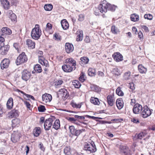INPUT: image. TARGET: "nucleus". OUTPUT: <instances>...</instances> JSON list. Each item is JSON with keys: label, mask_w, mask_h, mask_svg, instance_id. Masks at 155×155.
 Segmentation results:
<instances>
[{"label": "nucleus", "mask_w": 155, "mask_h": 155, "mask_svg": "<svg viewBox=\"0 0 155 155\" xmlns=\"http://www.w3.org/2000/svg\"><path fill=\"white\" fill-rule=\"evenodd\" d=\"M94 13L96 15H98L99 12L102 13V16L103 18H106L107 12V1L104 0L100 4L97 8H95L94 9Z\"/></svg>", "instance_id": "nucleus-1"}, {"label": "nucleus", "mask_w": 155, "mask_h": 155, "mask_svg": "<svg viewBox=\"0 0 155 155\" xmlns=\"http://www.w3.org/2000/svg\"><path fill=\"white\" fill-rule=\"evenodd\" d=\"M41 35V32L40 29L39 25H36L35 27L33 28L31 31V35L32 38L38 40Z\"/></svg>", "instance_id": "nucleus-2"}, {"label": "nucleus", "mask_w": 155, "mask_h": 155, "mask_svg": "<svg viewBox=\"0 0 155 155\" xmlns=\"http://www.w3.org/2000/svg\"><path fill=\"white\" fill-rule=\"evenodd\" d=\"M83 149L88 153L95 152L97 151L95 145L93 142L91 143H85L84 145Z\"/></svg>", "instance_id": "nucleus-3"}, {"label": "nucleus", "mask_w": 155, "mask_h": 155, "mask_svg": "<svg viewBox=\"0 0 155 155\" xmlns=\"http://www.w3.org/2000/svg\"><path fill=\"white\" fill-rule=\"evenodd\" d=\"M111 94L107 96V103L108 104V107L114 106L115 100L114 97V91L112 90L111 91Z\"/></svg>", "instance_id": "nucleus-4"}, {"label": "nucleus", "mask_w": 155, "mask_h": 155, "mask_svg": "<svg viewBox=\"0 0 155 155\" xmlns=\"http://www.w3.org/2000/svg\"><path fill=\"white\" fill-rule=\"evenodd\" d=\"M27 57L24 52H22L17 57L16 63L17 65H19L27 61Z\"/></svg>", "instance_id": "nucleus-5"}, {"label": "nucleus", "mask_w": 155, "mask_h": 155, "mask_svg": "<svg viewBox=\"0 0 155 155\" xmlns=\"http://www.w3.org/2000/svg\"><path fill=\"white\" fill-rule=\"evenodd\" d=\"M38 61L42 65L47 67L48 65V61L42 56L43 52L41 51H38Z\"/></svg>", "instance_id": "nucleus-6"}, {"label": "nucleus", "mask_w": 155, "mask_h": 155, "mask_svg": "<svg viewBox=\"0 0 155 155\" xmlns=\"http://www.w3.org/2000/svg\"><path fill=\"white\" fill-rule=\"evenodd\" d=\"M151 114V111L147 106H144L143 108L141 114V116L146 118L150 116Z\"/></svg>", "instance_id": "nucleus-7"}, {"label": "nucleus", "mask_w": 155, "mask_h": 155, "mask_svg": "<svg viewBox=\"0 0 155 155\" xmlns=\"http://www.w3.org/2000/svg\"><path fill=\"white\" fill-rule=\"evenodd\" d=\"M53 121V118H49L46 119L44 124V128L46 130H48L50 129L52 126Z\"/></svg>", "instance_id": "nucleus-8"}, {"label": "nucleus", "mask_w": 155, "mask_h": 155, "mask_svg": "<svg viewBox=\"0 0 155 155\" xmlns=\"http://www.w3.org/2000/svg\"><path fill=\"white\" fill-rule=\"evenodd\" d=\"M21 137L20 134L17 132H14L12 134L11 140L13 142L15 143L18 141Z\"/></svg>", "instance_id": "nucleus-9"}, {"label": "nucleus", "mask_w": 155, "mask_h": 155, "mask_svg": "<svg viewBox=\"0 0 155 155\" xmlns=\"http://www.w3.org/2000/svg\"><path fill=\"white\" fill-rule=\"evenodd\" d=\"M143 107L142 105L138 103L135 104L133 108V111L134 114H138L142 112Z\"/></svg>", "instance_id": "nucleus-10"}, {"label": "nucleus", "mask_w": 155, "mask_h": 155, "mask_svg": "<svg viewBox=\"0 0 155 155\" xmlns=\"http://www.w3.org/2000/svg\"><path fill=\"white\" fill-rule=\"evenodd\" d=\"M65 63H66L68 65L73 68L74 69H75L76 68V61L73 58H67L66 60Z\"/></svg>", "instance_id": "nucleus-11"}, {"label": "nucleus", "mask_w": 155, "mask_h": 155, "mask_svg": "<svg viewBox=\"0 0 155 155\" xmlns=\"http://www.w3.org/2000/svg\"><path fill=\"white\" fill-rule=\"evenodd\" d=\"M10 63L9 60L8 59L5 58L3 59L1 63L0 66L2 69L8 68Z\"/></svg>", "instance_id": "nucleus-12"}, {"label": "nucleus", "mask_w": 155, "mask_h": 155, "mask_svg": "<svg viewBox=\"0 0 155 155\" xmlns=\"http://www.w3.org/2000/svg\"><path fill=\"white\" fill-rule=\"evenodd\" d=\"M31 75L30 72L27 70H25L22 73L21 78L23 80L26 81L30 78Z\"/></svg>", "instance_id": "nucleus-13"}, {"label": "nucleus", "mask_w": 155, "mask_h": 155, "mask_svg": "<svg viewBox=\"0 0 155 155\" xmlns=\"http://www.w3.org/2000/svg\"><path fill=\"white\" fill-rule=\"evenodd\" d=\"M74 49L73 45L71 44L67 43L65 45V50L68 54L72 52Z\"/></svg>", "instance_id": "nucleus-14"}, {"label": "nucleus", "mask_w": 155, "mask_h": 155, "mask_svg": "<svg viewBox=\"0 0 155 155\" xmlns=\"http://www.w3.org/2000/svg\"><path fill=\"white\" fill-rule=\"evenodd\" d=\"M58 94L61 95L62 96L64 97V99H67L69 96V94L65 89H61L59 90Z\"/></svg>", "instance_id": "nucleus-15"}, {"label": "nucleus", "mask_w": 155, "mask_h": 155, "mask_svg": "<svg viewBox=\"0 0 155 155\" xmlns=\"http://www.w3.org/2000/svg\"><path fill=\"white\" fill-rule=\"evenodd\" d=\"M114 60L117 62H119L123 60L122 55L119 52L114 53L112 55Z\"/></svg>", "instance_id": "nucleus-16"}, {"label": "nucleus", "mask_w": 155, "mask_h": 155, "mask_svg": "<svg viewBox=\"0 0 155 155\" xmlns=\"http://www.w3.org/2000/svg\"><path fill=\"white\" fill-rule=\"evenodd\" d=\"M65 63V64L63 65L62 67V69L65 72H70L75 70L66 63Z\"/></svg>", "instance_id": "nucleus-17"}, {"label": "nucleus", "mask_w": 155, "mask_h": 155, "mask_svg": "<svg viewBox=\"0 0 155 155\" xmlns=\"http://www.w3.org/2000/svg\"><path fill=\"white\" fill-rule=\"evenodd\" d=\"M9 45H6L0 47L1 54L3 55H5L7 54L9 49Z\"/></svg>", "instance_id": "nucleus-18"}, {"label": "nucleus", "mask_w": 155, "mask_h": 155, "mask_svg": "<svg viewBox=\"0 0 155 155\" xmlns=\"http://www.w3.org/2000/svg\"><path fill=\"white\" fill-rule=\"evenodd\" d=\"M43 101L45 103L50 102L51 100V95L49 94L45 93L42 96Z\"/></svg>", "instance_id": "nucleus-19"}, {"label": "nucleus", "mask_w": 155, "mask_h": 155, "mask_svg": "<svg viewBox=\"0 0 155 155\" xmlns=\"http://www.w3.org/2000/svg\"><path fill=\"white\" fill-rule=\"evenodd\" d=\"M147 134L145 132H142L139 134H136L133 138L134 140H136L138 139H142Z\"/></svg>", "instance_id": "nucleus-20"}, {"label": "nucleus", "mask_w": 155, "mask_h": 155, "mask_svg": "<svg viewBox=\"0 0 155 155\" xmlns=\"http://www.w3.org/2000/svg\"><path fill=\"white\" fill-rule=\"evenodd\" d=\"M1 4L5 10H8L10 7L9 2L8 0H1Z\"/></svg>", "instance_id": "nucleus-21"}, {"label": "nucleus", "mask_w": 155, "mask_h": 155, "mask_svg": "<svg viewBox=\"0 0 155 155\" xmlns=\"http://www.w3.org/2000/svg\"><path fill=\"white\" fill-rule=\"evenodd\" d=\"M18 112V110H17L14 109L12 110L9 113V117L12 118L18 117L19 115Z\"/></svg>", "instance_id": "nucleus-22"}, {"label": "nucleus", "mask_w": 155, "mask_h": 155, "mask_svg": "<svg viewBox=\"0 0 155 155\" xmlns=\"http://www.w3.org/2000/svg\"><path fill=\"white\" fill-rule=\"evenodd\" d=\"M80 60L81 61L79 63L81 66H83L84 65L87 64L89 61V58L86 57L81 58Z\"/></svg>", "instance_id": "nucleus-23"}, {"label": "nucleus", "mask_w": 155, "mask_h": 155, "mask_svg": "<svg viewBox=\"0 0 155 155\" xmlns=\"http://www.w3.org/2000/svg\"><path fill=\"white\" fill-rule=\"evenodd\" d=\"M116 103L118 109L120 110L123 107L124 103L123 101L121 99H117Z\"/></svg>", "instance_id": "nucleus-24"}, {"label": "nucleus", "mask_w": 155, "mask_h": 155, "mask_svg": "<svg viewBox=\"0 0 155 155\" xmlns=\"http://www.w3.org/2000/svg\"><path fill=\"white\" fill-rule=\"evenodd\" d=\"M26 43L28 48L32 49L35 48V43L30 39H27L26 41Z\"/></svg>", "instance_id": "nucleus-25"}, {"label": "nucleus", "mask_w": 155, "mask_h": 155, "mask_svg": "<svg viewBox=\"0 0 155 155\" xmlns=\"http://www.w3.org/2000/svg\"><path fill=\"white\" fill-rule=\"evenodd\" d=\"M61 24L62 28L64 30H66L69 27V24L66 19H63L61 20Z\"/></svg>", "instance_id": "nucleus-26"}, {"label": "nucleus", "mask_w": 155, "mask_h": 155, "mask_svg": "<svg viewBox=\"0 0 155 155\" xmlns=\"http://www.w3.org/2000/svg\"><path fill=\"white\" fill-rule=\"evenodd\" d=\"M41 129L39 127H36L33 130V133L34 135L37 137L39 136L41 133Z\"/></svg>", "instance_id": "nucleus-27"}, {"label": "nucleus", "mask_w": 155, "mask_h": 155, "mask_svg": "<svg viewBox=\"0 0 155 155\" xmlns=\"http://www.w3.org/2000/svg\"><path fill=\"white\" fill-rule=\"evenodd\" d=\"M60 122L58 119H56L53 125V128L56 130H58L60 127Z\"/></svg>", "instance_id": "nucleus-28"}, {"label": "nucleus", "mask_w": 155, "mask_h": 155, "mask_svg": "<svg viewBox=\"0 0 155 155\" xmlns=\"http://www.w3.org/2000/svg\"><path fill=\"white\" fill-rule=\"evenodd\" d=\"M13 99L10 97L8 100L7 104V108L9 109H11L13 106Z\"/></svg>", "instance_id": "nucleus-29"}, {"label": "nucleus", "mask_w": 155, "mask_h": 155, "mask_svg": "<svg viewBox=\"0 0 155 155\" xmlns=\"http://www.w3.org/2000/svg\"><path fill=\"white\" fill-rule=\"evenodd\" d=\"M138 67V70L141 73H145L147 72V68L143 66L142 64H139Z\"/></svg>", "instance_id": "nucleus-30"}, {"label": "nucleus", "mask_w": 155, "mask_h": 155, "mask_svg": "<svg viewBox=\"0 0 155 155\" xmlns=\"http://www.w3.org/2000/svg\"><path fill=\"white\" fill-rule=\"evenodd\" d=\"M131 20L133 21H137L139 20V16L136 14H132L130 16Z\"/></svg>", "instance_id": "nucleus-31"}, {"label": "nucleus", "mask_w": 155, "mask_h": 155, "mask_svg": "<svg viewBox=\"0 0 155 155\" xmlns=\"http://www.w3.org/2000/svg\"><path fill=\"white\" fill-rule=\"evenodd\" d=\"M2 32L6 35H10L12 34V31L7 27H3L2 29Z\"/></svg>", "instance_id": "nucleus-32"}, {"label": "nucleus", "mask_w": 155, "mask_h": 155, "mask_svg": "<svg viewBox=\"0 0 155 155\" xmlns=\"http://www.w3.org/2000/svg\"><path fill=\"white\" fill-rule=\"evenodd\" d=\"M117 6L114 5H111L110 3H107V9L108 10L112 12L114 11L117 8Z\"/></svg>", "instance_id": "nucleus-33"}, {"label": "nucleus", "mask_w": 155, "mask_h": 155, "mask_svg": "<svg viewBox=\"0 0 155 155\" xmlns=\"http://www.w3.org/2000/svg\"><path fill=\"white\" fill-rule=\"evenodd\" d=\"M95 71V69L91 68H89L88 70V75L91 77L94 76L96 74Z\"/></svg>", "instance_id": "nucleus-34"}, {"label": "nucleus", "mask_w": 155, "mask_h": 155, "mask_svg": "<svg viewBox=\"0 0 155 155\" xmlns=\"http://www.w3.org/2000/svg\"><path fill=\"white\" fill-rule=\"evenodd\" d=\"M90 101L91 103L95 105H98L100 104V102L98 98L91 97L90 99Z\"/></svg>", "instance_id": "nucleus-35"}, {"label": "nucleus", "mask_w": 155, "mask_h": 155, "mask_svg": "<svg viewBox=\"0 0 155 155\" xmlns=\"http://www.w3.org/2000/svg\"><path fill=\"white\" fill-rule=\"evenodd\" d=\"M34 70L38 73H40L42 71L41 66L39 64L35 65L34 67Z\"/></svg>", "instance_id": "nucleus-36"}, {"label": "nucleus", "mask_w": 155, "mask_h": 155, "mask_svg": "<svg viewBox=\"0 0 155 155\" xmlns=\"http://www.w3.org/2000/svg\"><path fill=\"white\" fill-rule=\"evenodd\" d=\"M112 72L113 74L117 76L120 75L121 73V72L116 67L114 68L113 69Z\"/></svg>", "instance_id": "nucleus-37"}, {"label": "nucleus", "mask_w": 155, "mask_h": 155, "mask_svg": "<svg viewBox=\"0 0 155 155\" xmlns=\"http://www.w3.org/2000/svg\"><path fill=\"white\" fill-rule=\"evenodd\" d=\"M116 93L119 96H122L124 95V93L121 90L120 87H118L116 90Z\"/></svg>", "instance_id": "nucleus-38"}, {"label": "nucleus", "mask_w": 155, "mask_h": 155, "mask_svg": "<svg viewBox=\"0 0 155 155\" xmlns=\"http://www.w3.org/2000/svg\"><path fill=\"white\" fill-rule=\"evenodd\" d=\"M20 123V120L18 118H16L12 120V127H15Z\"/></svg>", "instance_id": "nucleus-39"}, {"label": "nucleus", "mask_w": 155, "mask_h": 155, "mask_svg": "<svg viewBox=\"0 0 155 155\" xmlns=\"http://www.w3.org/2000/svg\"><path fill=\"white\" fill-rule=\"evenodd\" d=\"M90 87L91 90L93 91L98 92L100 90V88L99 87L95 85H91Z\"/></svg>", "instance_id": "nucleus-40"}, {"label": "nucleus", "mask_w": 155, "mask_h": 155, "mask_svg": "<svg viewBox=\"0 0 155 155\" xmlns=\"http://www.w3.org/2000/svg\"><path fill=\"white\" fill-rule=\"evenodd\" d=\"M85 129H81L80 130H76L75 132L73 135L78 136L83 132L85 131Z\"/></svg>", "instance_id": "nucleus-41"}, {"label": "nucleus", "mask_w": 155, "mask_h": 155, "mask_svg": "<svg viewBox=\"0 0 155 155\" xmlns=\"http://www.w3.org/2000/svg\"><path fill=\"white\" fill-rule=\"evenodd\" d=\"M44 8L46 11H51L53 8V5L50 4L45 5L44 6Z\"/></svg>", "instance_id": "nucleus-42"}, {"label": "nucleus", "mask_w": 155, "mask_h": 155, "mask_svg": "<svg viewBox=\"0 0 155 155\" xmlns=\"http://www.w3.org/2000/svg\"><path fill=\"white\" fill-rule=\"evenodd\" d=\"M24 98L26 100H30L29 99H31L33 100H35L34 97L32 95L27 94H25Z\"/></svg>", "instance_id": "nucleus-43"}, {"label": "nucleus", "mask_w": 155, "mask_h": 155, "mask_svg": "<svg viewBox=\"0 0 155 155\" xmlns=\"http://www.w3.org/2000/svg\"><path fill=\"white\" fill-rule=\"evenodd\" d=\"M64 153L65 155H69L71 154V153L70 151V148L68 147H66L64 150Z\"/></svg>", "instance_id": "nucleus-44"}, {"label": "nucleus", "mask_w": 155, "mask_h": 155, "mask_svg": "<svg viewBox=\"0 0 155 155\" xmlns=\"http://www.w3.org/2000/svg\"><path fill=\"white\" fill-rule=\"evenodd\" d=\"M73 85L76 88H79L80 87L81 84L78 81H75L73 82Z\"/></svg>", "instance_id": "nucleus-45"}, {"label": "nucleus", "mask_w": 155, "mask_h": 155, "mask_svg": "<svg viewBox=\"0 0 155 155\" xmlns=\"http://www.w3.org/2000/svg\"><path fill=\"white\" fill-rule=\"evenodd\" d=\"M71 105L74 108H80L81 107V105L79 104H77L74 102H71Z\"/></svg>", "instance_id": "nucleus-46"}, {"label": "nucleus", "mask_w": 155, "mask_h": 155, "mask_svg": "<svg viewBox=\"0 0 155 155\" xmlns=\"http://www.w3.org/2000/svg\"><path fill=\"white\" fill-rule=\"evenodd\" d=\"M38 110L40 112H44L46 110L45 107L43 105H40L38 107Z\"/></svg>", "instance_id": "nucleus-47"}, {"label": "nucleus", "mask_w": 155, "mask_h": 155, "mask_svg": "<svg viewBox=\"0 0 155 155\" xmlns=\"http://www.w3.org/2000/svg\"><path fill=\"white\" fill-rule=\"evenodd\" d=\"M144 17L145 19L149 20H152L153 18V15L150 14H146L144 15Z\"/></svg>", "instance_id": "nucleus-48"}, {"label": "nucleus", "mask_w": 155, "mask_h": 155, "mask_svg": "<svg viewBox=\"0 0 155 155\" xmlns=\"http://www.w3.org/2000/svg\"><path fill=\"white\" fill-rule=\"evenodd\" d=\"M8 17L12 21H15L16 19V16L14 13L12 14V15H11Z\"/></svg>", "instance_id": "nucleus-49"}, {"label": "nucleus", "mask_w": 155, "mask_h": 155, "mask_svg": "<svg viewBox=\"0 0 155 155\" xmlns=\"http://www.w3.org/2000/svg\"><path fill=\"white\" fill-rule=\"evenodd\" d=\"M69 129L70 132L73 135L75 131L76 130L74 126L72 125L69 126Z\"/></svg>", "instance_id": "nucleus-50"}, {"label": "nucleus", "mask_w": 155, "mask_h": 155, "mask_svg": "<svg viewBox=\"0 0 155 155\" xmlns=\"http://www.w3.org/2000/svg\"><path fill=\"white\" fill-rule=\"evenodd\" d=\"M111 31L114 34H116L118 32V30L114 25H113L111 28Z\"/></svg>", "instance_id": "nucleus-51"}, {"label": "nucleus", "mask_w": 155, "mask_h": 155, "mask_svg": "<svg viewBox=\"0 0 155 155\" xmlns=\"http://www.w3.org/2000/svg\"><path fill=\"white\" fill-rule=\"evenodd\" d=\"M84 74L82 72L81 73V76L79 78V80L81 82H84L85 80L84 78Z\"/></svg>", "instance_id": "nucleus-52"}, {"label": "nucleus", "mask_w": 155, "mask_h": 155, "mask_svg": "<svg viewBox=\"0 0 155 155\" xmlns=\"http://www.w3.org/2000/svg\"><path fill=\"white\" fill-rule=\"evenodd\" d=\"M130 73L129 72L125 73L124 75V78L125 80H128L129 79Z\"/></svg>", "instance_id": "nucleus-53"}, {"label": "nucleus", "mask_w": 155, "mask_h": 155, "mask_svg": "<svg viewBox=\"0 0 155 155\" xmlns=\"http://www.w3.org/2000/svg\"><path fill=\"white\" fill-rule=\"evenodd\" d=\"M124 150L121 149L120 150L121 153L124 154V155H129L127 153L128 150L126 148V147H124Z\"/></svg>", "instance_id": "nucleus-54"}, {"label": "nucleus", "mask_w": 155, "mask_h": 155, "mask_svg": "<svg viewBox=\"0 0 155 155\" xmlns=\"http://www.w3.org/2000/svg\"><path fill=\"white\" fill-rule=\"evenodd\" d=\"M4 38L3 37L0 36V47L4 46Z\"/></svg>", "instance_id": "nucleus-55"}, {"label": "nucleus", "mask_w": 155, "mask_h": 155, "mask_svg": "<svg viewBox=\"0 0 155 155\" xmlns=\"http://www.w3.org/2000/svg\"><path fill=\"white\" fill-rule=\"evenodd\" d=\"M22 101L24 102L25 104L26 105V106L29 110L31 109V104L30 103L27 101H24L22 100Z\"/></svg>", "instance_id": "nucleus-56"}, {"label": "nucleus", "mask_w": 155, "mask_h": 155, "mask_svg": "<svg viewBox=\"0 0 155 155\" xmlns=\"http://www.w3.org/2000/svg\"><path fill=\"white\" fill-rule=\"evenodd\" d=\"M83 39V34L80 33V34L78 35L77 38V41H81Z\"/></svg>", "instance_id": "nucleus-57"}, {"label": "nucleus", "mask_w": 155, "mask_h": 155, "mask_svg": "<svg viewBox=\"0 0 155 155\" xmlns=\"http://www.w3.org/2000/svg\"><path fill=\"white\" fill-rule=\"evenodd\" d=\"M131 121L134 123L138 124L140 123V121L138 119L136 118H134L131 119Z\"/></svg>", "instance_id": "nucleus-58"}, {"label": "nucleus", "mask_w": 155, "mask_h": 155, "mask_svg": "<svg viewBox=\"0 0 155 155\" xmlns=\"http://www.w3.org/2000/svg\"><path fill=\"white\" fill-rule=\"evenodd\" d=\"M86 117L89 118H91L93 119L96 120L97 119H102V118L101 117H95L93 116H90L88 115H86Z\"/></svg>", "instance_id": "nucleus-59"}, {"label": "nucleus", "mask_w": 155, "mask_h": 155, "mask_svg": "<svg viewBox=\"0 0 155 155\" xmlns=\"http://www.w3.org/2000/svg\"><path fill=\"white\" fill-rule=\"evenodd\" d=\"M74 117L80 120H84L85 119L84 117L83 116H80L78 115H75Z\"/></svg>", "instance_id": "nucleus-60"}, {"label": "nucleus", "mask_w": 155, "mask_h": 155, "mask_svg": "<svg viewBox=\"0 0 155 155\" xmlns=\"http://www.w3.org/2000/svg\"><path fill=\"white\" fill-rule=\"evenodd\" d=\"M84 16L82 14L80 15H79L78 20L80 21H82L84 20Z\"/></svg>", "instance_id": "nucleus-61"}, {"label": "nucleus", "mask_w": 155, "mask_h": 155, "mask_svg": "<svg viewBox=\"0 0 155 155\" xmlns=\"http://www.w3.org/2000/svg\"><path fill=\"white\" fill-rule=\"evenodd\" d=\"M68 120L71 122H75L77 120V119L72 117H69L68 119Z\"/></svg>", "instance_id": "nucleus-62"}, {"label": "nucleus", "mask_w": 155, "mask_h": 155, "mask_svg": "<svg viewBox=\"0 0 155 155\" xmlns=\"http://www.w3.org/2000/svg\"><path fill=\"white\" fill-rule=\"evenodd\" d=\"M138 37L140 39H141L143 38V34L142 31H140L138 33Z\"/></svg>", "instance_id": "nucleus-63"}, {"label": "nucleus", "mask_w": 155, "mask_h": 155, "mask_svg": "<svg viewBox=\"0 0 155 155\" xmlns=\"http://www.w3.org/2000/svg\"><path fill=\"white\" fill-rule=\"evenodd\" d=\"M142 28L144 30L145 32H149L148 28L147 26L145 25H143L142 26Z\"/></svg>", "instance_id": "nucleus-64"}]
</instances>
